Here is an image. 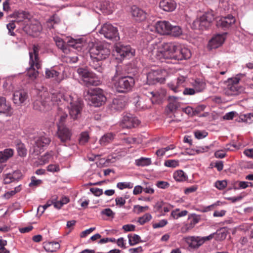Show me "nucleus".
Here are the masks:
<instances>
[{
  "instance_id": "obj_59",
  "label": "nucleus",
  "mask_w": 253,
  "mask_h": 253,
  "mask_svg": "<svg viewBox=\"0 0 253 253\" xmlns=\"http://www.w3.org/2000/svg\"><path fill=\"white\" fill-rule=\"evenodd\" d=\"M168 224V221L166 219H162L157 223L153 224L154 228H158L164 227Z\"/></svg>"
},
{
  "instance_id": "obj_57",
  "label": "nucleus",
  "mask_w": 253,
  "mask_h": 253,
  "mask_svg": "<svg viewBox=\"0 0 253 253\" xmlns=\"http://www.w3.org/2000/svg\"><path fill=\"white\" fill-rule=\"evenodd\" d=\"M52 156L53 153L52 152H47L42 157L41 160L43 163L45 164L49 161V160L52 158Z\"/></svg>"
},
{
  "instance_id": "obj_2",
  "label": "nucleus",
  "mask_w": 253,
  "mask_h": 253,
  "mask_svg": "<svg viewBox=\"0 0 253 253\" xmlns=\"http://www.w3.org/2000/svg\"><path fill=\"white\" fill-rule=\"evenodd\" d=\"M46 94L44 93L43 97L46 99V102H48L50 105L64 104L69 110L71 118L76 120L80 117L82 110V102L76 95L69 94L63 95L58 91L51 93L48 96H46Z\"/></svg>"
},
{
  "instance_id": "obj_45",
  "label": "nucleus",
  "mask_w": 253,
  "mask_h": 253,
  "mask_svg": "<svg viewBox=\"0 0 253 253\" xmlns=\"http://www.w3.org/2000/svg\"><path fill=\"white\" fill-rule=\"evenodd\" d=\"M173 178L177 181H183L187 179L184 172L181 170L175 171L173 173Z\"/></svg>"
},
{
  "instance_id": "obj_39",
  "label": "nucleus",
  "mask_w": 253,
  "mask_h": 253,
  "mask_svg": "<svg viewBox=\"0 0 253 253\" xmlns=\"http://www.w3.org/2000/svg\"><path fill=\"white\" fill-rule=\"evenodd\" d=\"M160 71H152L147 74V78L150 82L155 83L160 81V78L159 77Z\"/></svg>"
},
{
  "instance_id": "obj_48",
  "label": "nucleus",
  "mask_w": 253,
  "mask_h": 253,
  "mask_svg": "<svg viewBox=\"0 0 253 253\" xmlns=\"http://www.w3.org/2000/svg\"><path fill=\"white\" fill-rule=\"evenodd\" d=\"M152 218V216L150 213H146L142 216L138 218V222L140 225H143L145 223L149 221Z\"/></svg>"
},
{
  "instance_id": "obj_41",
  "label": "nucleus",
  "mask_w": 253,
  "mask_h": 253,
  "mask_svg": "<svg viewBox=\"0 0 253 253\" xmlns=\"http://www.w3.org/2000/svg\"><path fill=\"white\" fill-rule=\"evenodd\" d=\"M127 237L128 238V243L131 246H134L142 242L140 237L137 234H128Z\"/></svg>"
},
{
  "instance_id": "obj_51",
  "label": "nucleus",
  "mask_w": 253,
  "mask_h": 253,
  "mask_svg": "<svg viewBox=\"0 0 253 253\" xmlns=\"http://www.w3.org/2000/svg\"><path fill=\"white\" fill-rule=\"evenodd\" d=\"M7 29L8 30V34L12 36H15V34L13 32V30L15 28V22L12 21L6 25Z\"/></svg>"
},
{
  "instance_id": "obj_43",
  "label": "nucleus",
  "mask_w": 253,
  "mask_h": 253,
  "mask_svg": "<svg viewBox=\"0 0 253 253\" xmlns=\"http://www.w3.org/2000/svg\"><path fill=\"white\" fill-rule=\"evenodd\" d=\"M135 164L139 167H145L149 166L151 164V160L150 158L141 157L137 159L135 161Z\"/></svg>"
},
{
  "instance_id": "obj_30",
  "label": "nucleus",
  "mask_w": 253,
  "mask_h": 253,
  "mask_svg": "<svg viewBox=\"0 0 253 253\" xmlns=\"http://www.w3.org/2000/svg\"><path fill=\"white\" fill-rule=\"evenodd\" d=\"M60 245L58 242H45L43 243V248L48 252H54L59 249Z\"/></svg>"
},
{
  "instance_id": "obj_62",
  "label": "nucleus",
  "mask_w": 253,
  "mask_h": 253,
  "mask_svg": "<svg viewBox=\"0 0 253 253\" xmlns=\"http://www.w3.org/2000/svg\"><path fill=\"white\" fill-rule=\"evenodd\" d=\"M214 156L216 158L222 159L226 156V152L223 150H219L215 152Z\"/></svg>"
},
{
  "instance_id": "obj_63",
  "label": "nucleus",
  "mask_w": 253,
  "mask_h": 253,
  "mask_svg": "<svg viewBox=\"0 0 253 253\" xmlns=\"http://www.w3.org/2000/svg\"><path fill=\"white\" fill-rule=\"evenodd\" d=\"M90 191L95 196H99L103 194L102 189L98 188H91Z\"/></svg>"
},
{
  "instance_id": "obj_42",
  "label": "nucleus",
  "mask_w": 253,
  "mask_h": 253,
  "mask_svg": "<svg viewBox=\"0 0 253 253\" xmlns=\"http://www.w3.org/2000/svg\"><path fill=\"white\" fill-rule=\"evenodd\" d=\"M187 213L188 211L186 210L180 211L179 209H176L171 212L170 217L176 219L179 217L186 216Z\"/></svg>"
},
{
  "instance_id": "obj_35",
  "label": "nucleus",
  "mask_w": 253,
  "mask_h": 253,
  "mask_svg": "<svg viewBox=\"0 0 253 253\" xmlns=\"http://www.w3.org/2000/svg\"><path fill=\"white\" fill-rule=\"evenodd\" d=\"M59 73L54 69H46L45 71V77L46 78H53L57 83H59L62 80V78L59 77Z\"/></svg>"
},
{
  "instance_id": "obj_22",
  "label": "nucleus",
  "mask_w": 253,
  "mask_h": 253,
  "mask_svg": "<svg viewBox=\"0 0 253 253\" xmlns=\"http://www.w3.org/2000/svg\"><path fill=\"white\" fill-rule=\"evenodd\" d=\"M168 85L174 92H180L185 85V78L184 76H180L177 78L175 83H169Z\"/></svg>"
},
{
  "instance_id": "obj_55",
  "label": "nucleus",
  "mask_w": 253,
  "mask_h": 253,
  "mask_svg": "<svg viewBox=\"0 0 253 253\" xmlns=\"http://www.w3.org/2000/svg\"><path fill=\"white\" fill-rule=\"evenodd\" d=\"M214 186L219 190H223L227 186L225 180L217 181L214 183Z\"/></svg>"
},
{
  "instance_id": "obj_58",
  "label": "nucleus",
  "mask_w": 253,
  "mask_h": 253,
  "mask_svg": "<svg viewBox=\"0 0 253 253\" xmlns=\"http://www.w3.org/2000/svg\"><path fill=\"white\" fill-rule=\"evenodd\" d=\"M194 135L197 138L200 139L206 137L208 135V132L206 131L197 130L194 132Z\"/></svg>"
},
{
  "instance_id": "obj_1",
  "label": "nucleus",
  "mask_w": 253,
  "mask_h": 253,
  "mask_svg": "<svg viewBox=\"0 0 253 253\" xmlns=\"http://www.w3.org/2000/svg\"><path fill=\"white\" fill-rule=\"evenodd\" d=\"M150 52L157 59L174 60L175 61L189 59L191 56L190 50L187 47H182L174 42H164L158 44L153 43L149 48Z\"/></svg>"
},
{
  "instance_id": "obj_11",
  "label": "nucleus",
  "mask_w": 253,
  "mask_h": 253,
  "mask_svg": "<svg viewBox=\"0 0 253 253\" xmlns=\"http://www.w3.org/2000/svg\"><path fill=\"white\" fill-rule=\"evenodd\" d=\"M147 96H150L151 98H155L154 100L148 99L147 100L144 101L143 100H139L136 103V107L139 109L144 110L148 109L151 107V104L153 103L154 101H156L157 100L161 98V94L158 91H150L148 93L145 94Z\"/></svg>"
},
{
  "instance_id": "obj_38",
  "label": "nucleus",
  "mask_w": 253,
  "mask_h": 253,
  "mask_svg": "<svg viewBox=\"0 0 253 253\" xmlns=\"http://www.w3.org/2000/svg\"><path fill=\"white\" fill-rule=\"evenodd\" d=\"M60 19L56 14H53L50 16L46 21V26L49 29L54 28V25L60 22Z\"/></svg>"
},
{
  "instance_id": "obj_54",
  "label": "nucleus",
  "mask_w": 253,
  "mask_h": 253,
  "mask_svg": "<svg viewBox=\"0 0 253 253\" xmlns=\"http://www.w3.org/2000/svg\"><path fill=\"white\" fill-rule=\"evenodd\" d=\"M17 150L19 156L21 157H24L26 156L27 151L23 144H19L17 147Z\"/></svg>"
},
{
  "instance_id": "obj_7",
  "label": "nucleus",
  "mask_w": 253,
  "mask_h": 253,
  "mask_svg": "<svg viewBox=\"0 0 253 253\" xmlns=\"http://www.w3.org/2000/svg\"><path fill=\"white\" fill-rule=\"evenodd\" d=\"M134 50L132 49L129 45H124L121 43L117 44L113 50V55L117 59L122 60L125 58H130L134 55Z\"/></svg>"
},
{
  "instance_id": "obj_18",
  "label": "nucleus",
  "mask_w": 253,
  "mask_h": 253,
  "mask_svg": "<svg viewBox=\"0 0 253 253\" xmlns=\"http://www.w3.org/2000/svg\"><path fill=\"white\" fill-rule=\"evenodd\" d=\"M226 33H223L221 34H218L215 35L209 41L208 47L210 49L217 48L220 46L224 42L225 40Z\"/></svg>"
},
{
  "instance_id": "obj_10",
  "label": "nucleus",
  "mask_w": 253,
  "mask_h": 253,
  "mask_svg": "<svg viewBox=\"0 0 253 253\" xmlns=\"http://www.w3.org/2000/svg\"><path fill=\"white\" fill-rule=\"evenodd\" d=\"M99 33L110 40L117 41L120 39L117 29L109 23L103 25L99 30Z\"/></svg>"
},
{
  "instance_id": "obj_27",
  "label": "nucleus",
  "mask_w": 253,
  "mask_h": 253,
  "mask_svg": "<svg viewBox=\"0 0 253 253\" xmlns=\"http://www.w3.org/2000/svg\"><path fill=\"white\" fill-rule=\"evenodd\" d=\"M42 96V95H41V96L38 97V98L34 101L33 108L34 109L42 111L46 106L50 105L48 102H46V99L44 98V100H43Z\"/></svg>"
},
{
  "instance_id": "obj_52",
  "label": "nucleus",
  "mask_w": 253,
  "mask_h": 253,
  "mask_svg": "<svg viewBox=\"0 0 253 253\" xmlns=\"http://www.w3.org/2000/svg\"><path fill=\"white\" fill-rule=\"evenodd\" d=\"M179 165V161L175 160H169L165 162V166L168 167L176 168Z\"/></svg>"
},
{
  "instance_id": "obj_8",
  "label": "nucleus",
  "mask_w": 253,
  "mask_h": 253,
  "mask_svg": "<svg viewBox=\"0 0 253 253\" xmlns=\"http://www.w3.org/2000/svg\"><path fill=\"white\" fill-rule=\"evenodd\" d=\"M77 73L82 78L84 84L87 86L90 85L97 86L99 84L100 82L97 77L91 72L84 68H79Z\"/></svg>"
},
{
  "instance_id": "obj_14",
  "label": "nucleus",
  "mask_w": 253,
  "mask_h": 253,
  "mask_svg": "<svg viewBox=\"0 0 253 253\" xmlns=\"http://www.w3.org/2000/svg\"><path fill=\"white\" fill-rule=\"evenodd\" d=\"M212 239V235H209L206 237H190L187 239L186 242L189 246L193 249L198 248L202 246L206 241Z\"/></svg>"
},
{
  "instance_id": "obj_9",
  "label": "nucleus",
  "mask_w": 253,
  "mask_h": 253,
  "mask_svg": "<svg viewBox=\"0 0 253 253\" xmlns=\"http://www.w3.org/2000/svg\"><path fill=\"white\" fill-rule=\"evenodd\" d=\"M213 20V16L211 13H205L197 18L192 23V27L194 29L203 30L208 28Z\"/></svg>"
},
{
  "instance_id": "obj_17",
  "label": "nucleus",
  "mask_w": 253,
  "mask_h": 253,
  "mask_svg": "<svg viewBox=\"0 0 253 253\" xmlns=\"http://www.w3.org/2000/svg\"><path fill=\"white\" fill-rule=\"evenodd\" d=\"M122 123L124 127L131 128L137 126L139 124L140 122L133 115L127 113L124 116Z\"/></svg>"
},
{
  "instance_id": "obj_56",
  "label": "nucleus",
  "mask_w": 253,
  "mask_h": 253,
  "mask_svg": "<svg viewBox=\"0 0 253 253\" xmlns=\"http://www.w3.org/2000/svg\"><path fill=\"white\" fill-rule=\"evenodd\" d=\"M101 213L103 215H105L108 217L112 218H113L115 215V213L110 208H107L101 211Z\"/></svg>"
},
{
  "instance_id": "obj_64",
  "label": "nucleus",
  "mask_w": 253,
  "mask_h": 253,
  "mask_svg": "<svg viewBox=\"0 0 253 253\" xmlns=\"http://www.w3.org/2000/svg\"><path fill=\"white\" fill-rule=\"evenodd\" d=\"M165 203L163 202H158L154 206V209L157 211L162 212V209L165 206Z\"/></svg>"
},
{
  "instance_id": "obj_49",
  "label": "nucleus",
  "mask_w": 253,
  "mask_h": 253,
  "mask_svg": "<svg viewBox=\"0 0 253 253\" xmlns=\"http://www.w3.org/2000/svg\"><path fill=\"white\" fill-rule=\"evenodd\" d=\"M133 184L130 182H119L117 184V187L121 189H124L125 188H129L131 189L133 187Z\"/></svg>"
},
{
  "instance_id": "obj_12",
  "label": "nucleus",
  "mask_w": 253,
  "mask_h": 253,
  "mask_svg": "<svg viewBox=\"0 0 253 253\" xmlns=\"http://www.w3.org/2000/svg\"><path fill=\"white\" fill-rule=\"evenodd\" d=\"M50 138L45 133L41 134L35 138L34 151L38 154L42 148L49 145Z\"/></svg>"
},
{
  "instance_id": "obj_50",
  "label": "nucleus",
  "mask_w": 253,
  "mask_h": 253,
  "mask_svg": "<svg viewBox=\"0 0 253 253\" xmlns=\"http://www.w3.org/2000/svg\"><path fill=\"white\" fill-rule=\"evenodd\" d=\"M89 139V135L87 132H82L80 137L79 143L81 145L85 144Z\"/></svg>"
},
{
  "instance_id": "obj_36",
  "label": "nucleus",
  "mask_w": 253,
  "mask_h": 253,
  "mask_svg": "<svg viewBox=\"0 0 253 253\" xmlns=\"http://www.w3.org/2000/svg\"><path fill=\"white\" fill-rule=\"evenodd\" d=\"M125 106V101L122 99H114L111 104V109L115 111H120Z\"/></svg>"
},
{
  "instance_id": "obj_44",
  "label": "nucleus",
  "mask_w": 253,
  "mask_h": 253,
  "mask_svg": "<svg viewBox=\"0 0 253 253\" xmlns=\"http://www.w3.org/2000/svg\"><path fill=\"white\" fill-rule=\"evenodd\" d=\"M182 31L181 28L178 26H172L170 28V31L169 35H170L173 37H178L181 35Z\"/></svg>"
},
{
  "instance_id": "obj_16",
  "label": "nucleus",
  "mask_w": 253,
  "mask_h": 253,
  "mask_svg": "<svg viewBox=\"0 0 253 253\" xmlns=\"http://www.w3.org/2000/svg\"><path fill=\"white\" fill-rule=\"evenodd\" d=\"M57 135L61 142L66 143L71 140L72 133L71 130L67 127L64 126H59Z\"/></svg>"
},
{
  "instance_id": "obj_5",
  "label": "nucleus",
  "mask_w": 253,
  "mask_h": 253,
  "mask_svg": "<svg viewBox=\"0 0 253 253\" xmlns=\"http://www.w3.org/2000/svg\"><path fill=\"white\" fill-rule=\"evenodd\" d=\"M85 99L88 100L90 104L95 107H99L106 101V98L103 91L99 88L89 89L84 93Z\"/></svg>"
},
{
  "instance_id": "obj_53",
  "label": "nucleus",
  "mask_w": 253,
  "mask_h": 253,
  "mask_svg": "<svg viewBox=\"0 0 253 253\" xmlns=\"http://www.w3.org/2000/svg\"><path fill=\"white\" fill-rule=\"evenodd\" d=\"M92 61L90 62V65L97 71L101 72L102 71V68L101 67V63L100 61H97L95 60H91Z\"/></svg>"
},
{
  "instance_id": "obj_34",
  "label": "nucleus",
  "mask_w": 253,
  "mask_h": 253,
  "mask_svg": "<svg viewBox=\"0 0 253 253\" xmlns=\"http://www.w3.org/2000/svg\"><path fill=\"white\" fill-rule=\"evenodd\" d=\"M210 235H212V239L214 238L217 241H222L226 237L227 231L225 228H223L217 230L216 232L213 233Z\"/></svg>"
},
{
  "instance_id": "obj_32",
  "label": "nucleus",
  "mask_w": 253,
  "mask_h": 253,
  "mask_svg": "<svg viewBox=\"0 0 253 253\" xmlns=\"http://www.w3.org/2000/svg\"><path fill=\"white\" fill-rule=\"evenodd\" d=\"M192 84L197 92L203 91L205 89L206 86L205 81L201 79L195 80Z\"/></svg>"
},
{
  "instance_id": "obj_21",
  "label": "nucleus",
  "mask_w": 253,
  "mask_h": 253,
  "mask_svg": "<svg viewBox=\"0 0 253 253\" xmlns=\"http://www.w3.org/2000/svg\"><path fill=\"white\" fill-rule=\"evenodd\" d=\"M226 84L225 93L229 96L236 95L237 93V79L235 78L234 80H228Z\"/></svg>"
},
{
  "instance_id": "obj_19",
  "label": "nucleus",
  "mask_w": 253,
  "mask_h": 253,
  "mask_svg": "<svg viewBox=\"0 0 253 253\" xmlns=\"http://www.w3.org/2000/svg\"><path fill=\"white\" fill-rule=\"evenodd\" d=\"M171 24L166 21H158L155 24L156 31L161 35H169Z\"/></svg>"
},
{
  "instance_id": "obj_20",
  "label": "nucleus",
  "mask_w": 253,
  "mask_h": 253,
  "mask_svg": "<svg viewBox=\"0 0 253 253\" xmlns=\"http://www.w3.org/2000/svg\"><path fill=\"white\" fill-rule=\"evenodd\" d=\"M28 98V94L23 89L16 90L13 94V101L14 103L20 105L24 103Z\"/></svg>"
},
{
  "instance_id": "obj_46",
  "label": "nucleus",
  "mask_w": 253,
  "mask_h": 253,
  "mask_svg": "<svg viewBox=\"0 0 253 253\" xmlns=\"http://www.w3.org/2000/svg\"><path fill=\"white\" fill-rule=\"evenodd\" d=\"M245 122L250 124L253 121V113H250L248 115L241 114L239 116L238 122Z\"/></svg>"
},
{
  "instance_id": "obj_61",
  "label": "nucleus",
  "mask_w": 253,
  "mask_h": 253,
  "mask_svg": "<svg viewBox=\"0 0 253 253\" xmlns=\"http://www.w3.org/2000/svg\"><path fill=\"white\" fill-rule=\"evenodd\" d=\"M182 111L189 116L195 115L194 109L190 106L182 108Z\"/></svg>"
},
{
  "instance_id": "obj_13",
  "label": "nucleus",
  "mask_w": 253,
  "mask_h": 253,
  "mask_svg": "<svg viewBox=\"0 0 253 253\" xmlns=\"http://www.w3.org/2000/svg\"><path fill=\"white\" fill-rule=\"evenodd\" d=\"M23 30L27 35L35 36L42 30L41 24L38 22L32 23L30 20L23 26Z\"/></svg>"
},
{
  "instance_id": "obj_47",
  "label": "nucleus",
  "mask_w": 253,
  "mask_h": 253,
  "mask_svg": "<svg viewBox=\"0 0 253 253\" xmlns=\"http://www.w3.org/2000/svg\"><path fill=\"white\" fill-rule=\"evenodd\" d=\"M18 172L14 171L12 174L10 173L5 174L3 176V182L4 184H8L16 179L15 175Z\"/></svg>"
},
{
  "instance_id": "obj_29",
  "label": "nucleus",
  "mask_w": 253,
  "mask_h": 253,
  "mask_svg": "<svg viewBox=\"0 0 253 253\" xmlns=\"http://www.w3.org/2000/svg\"><path fill=\"white\" fill-rule=\"evenodd\" d=\"M200 219V217L196 215H193L190 219V222L186 224L181 228V231L183 233H186L192 229L194 226L198 223Z\"/></svg>"
},
{
  "instance_id": "obj_3",
  "label": "nucleus",
  "mask_w": 253,
  "mask_h": 253,
  "mask_svg": "<svg viewBox=\"0 0 253 253\" xmlns=\"http://www.w3.org/2000/svg\"><path fill=\"white\" fill-rule=\"evenodd\" d=\"M134 83L132 77L122 76L120 67H116V74L112 79V84L118 92H126L131 90Z\"/></svg>"
},
{
  "instance_id": "obj_31",
  "label": "nucleus",
  "mask_w": 253,
  "mask_h": 253,
  "mask_svg": "<svg viewBox=\"0 0 253 253\" xmlns=\"http://www.w3.org/2000/svg\"><path fill=\"white\" fill-rule=\"evenodd\" d=\"M13 155V150L11 148L5 149L0 151V163H3Z\"/></svg>"
},
{
  "instance_id": "obj_28",
  "label": "nucleus",
  "mask_w": 253,
  "mask_h": 253,
  "mask_svg": "<svg viewBox=\"0 0 253 253\" xmlns=\"http://www.w3.org/2000/svg\"><path fill=\"white\" fill-rule=\"evenodd\" d=\"M169 103L168 105V108L169 110L172 112L178 109L181 105V103L178 101V98L175 96H169Z\"/></svg>"
},
{
  "instance_id": "obj_26",
  "label": "nucleus",
  "mask_w": 253,
  "mask_h": 253,
  "mask_svg": "<svg viewBox=\"0 0 253 253\" xmlns=\"http://www.w3.org/2000/svg\"><path fill=\"white\" fill-rule=\"evenodd\" d=\"M15 15V20L14 21L17 23L23 22L24 26L29 22L30 19V15L25 11H18Z\"/></svg>"
},
{
  "instance_id": "obj_6",
  "label": "nucleus",
  "mask_w": 253,
  "mask_h": 253,
  "mask_svg": "<svg viewBox=\"0 0 253 253\" xmlns=\"http://www.w3.org/2000/svg\"><path fill=\"white\" fill-rule=\"evenodd\" d=\"M89 53L91 60L100 61L108 57L110 50L106 45L96 44L90 48Z\"/></svg>"
},
{
  "instance_id": "obj_40",
  "label": "nucleus",
  "mask_w": 253,
  "mask_h": 253,
  "mask_svg": "<svg viewBox=\"0 0 253 253\" xmlns=\"http://www.w3.org/2000/svg\"><path fill=\"white\" fill-rule=\"evenodd\" d=\"M54 40L59 48L61 49L64 53H68L69 49L67 48V44L61 38L56 37L54 38Z\"/></svg>"
},
{
  "instance_id": "obj_24",
  "label": "nucleus",
  "mask_w": 253,
  "mask_h": 253,
  "mask_svg": "<svg viewBox=\"0 0 253 253\" xmlns=\"http://www.w3.org/2000/svg\"><path fill=\"white\" fill-rule=\"evenodd\" d=\"M67 117V114L63 111L62 107H58L56 115L55 116V120L57 121L58 127L59 126H64Z\"/></svg>"
},
{
  "instance_id": "obj_15",
  "label": "nucleus",
  "mask_w": 253,
  "mask_h": 253,
  "mask_svg": "<svg viewBox=\"0 0 253 253\" xmlns=\"http://www.w3.org/2000/svg\"><path fill=\"white\" fill-rule=\"evenodd\" d=\"M236 19L232 15H228L227 16L222 17L217 21L216 26L218 28L223 30L229 28L235 24Z\"/></svg>"
},
{
  "instance_id": "obj_25",
  "label": "nucleus",
  "mask_w": 253,
  "mask_h": 253,
  "mask_svg": "<svg viewBox=\"0 0 253 253\" xmlns=\"http://www.w3.org/2000/svg\"><path fill=\"white\" fill-rule=\"evenodd\" d=\"M159 6L166 11H172L176 6V3L173 0H162L160 2Z\"/></svg>"
},
{
  "instance_id": "obj_60",
  "label": "nucleus",
  "mask_w": 253,
  "mask_h": 253,
  "mask_svg": "<svg viewBox=\"0 0 253 253\" xmlns=\"http://www.w3.org/2000/svg\"><path fill=\"white\" fill-rule=\"evenodd\" d=\"M148 209L149 207L148 206L143 207L140 205H135L134 206V209L138 214L144 211L148 210Z\"/></svg>"
},
{
  "instance_id": "obj_33",
  "label": "nucleus",
  "mask_w": 253,
  "mask_h": 253,
  "mask_svg": "<svg viewBox=\"0 0 253 253\" xmlns=\"http://www.w3.org/2000/svg\"><path fill=\"white\" fill-rule=\"evenodd\" d=\"M115 137V134L112 133H107L103 135L99 140V143L102 146H106L111 143Z\"/></svg>"
},
{
  "instance_id": "obj_4",
  "label": "nucleus",
  "mask_w": 253,
  "mask_h": 253,
  "mask_svg": "<svg viewBox=\"0 0 253 253\" xmlns=\"http://www.w3.org/2000/svg\"><path fill=\"white\" fill-rule=\"evenodd\" d=\"M40 49L39 45L34 44L32 50L29 51V64L31 67L28 70L27 75L31 80L35 79L38 75V72L35 70L34 67L37 69H40L41 67V61L39 57Z\"/></svg>"
},
{
  "instance_id": "obj_37",
  "label": "nucleus",
  "mask_w": 253,
  "mask_h": 253,
  "mask_svg": "<svg viewBox=\"0 0 253 253\" xmlns=\"http://www.w3.org/2000/svg\"><path fill=\"white\" fill-rule=\"evenodd\" d=\"M11 109L10 105L3 97H0V113H7Z\"/></svg>"
},
{
  "instance_id": "obj_23",
  "label": "nucleus",
  "mask_w": 253,
  "mask_h": 253,
  "mask_svg": "<svg viewBox=\"0 0 253 253\" xmlns=\"http://www.w3.org/2000/svg\"><path fill=\"white\" fill-rule=\"evenodd\" d=\"M131 14L134 19L137 21H143L146 18L145 12L136 6L131 7Z\"/></svg>"
}]
</instances>
